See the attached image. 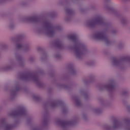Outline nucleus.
<instances>
[{
    "mask_svg": "<svg viewBox=\"0 0 130 130\" xmlns=\"http://www.w3.org/2000/svg\"><path fill=\"white\" fill-rule=\"evenodd\" d=\"M101 128L102 130H115L117 128L130 130L129 119L128 118H124L122 123L115 121L112 124H104L102 125Z\"/></svg>",
    "mask_w": 130,
    "mask_h": 130,
    "instance_id": "nucleus-1",
    "label": "nucleus"
},
{
    "mask_svg": "<svg viewBox=\"0 0 130 130\" xmlns=\"http://www.w3.org/2000/svg\"><path fill=\"white\" fill-rule=\"evenodd\" d=\"M68 39L72 40L75 43L74 53L78 58L82 57L87 52L86 46L78 42V36L77 35H70L68 36Z\"/></svg>",
    "mask_w": 130,
    "mask_h": 130,
    "instance_id": "nucleus-2",
    "label": "nucleus"
},
{
    "mask_svg": "<svg viewBox=\"0 0 130 130\" xmlns=\"http://www.w3.org/2000/svg\"><path fill=\"white\" fill-rule=\"evenodd\" d=\"M60 30H61L60 26H53L49 22H46L43 24V27L38 29L37 32L45 34L49 37H52L56 32H58Z\"/></svg>",
    "mask_w": 130,
    "mask_h": 130,
    "instance_id": "nucleus-3",
    "label": "nucleus"
},
{
    "mask_svg": "<svg viewBox=\"0 0 130 130\" xmlns=\"http://www.w3.org/2000/svg\"><path fill=\"white\" fill-rule=\"evenodd\" d=\"M96 25H104L103 18L102 17L99 16L94 19L88 20L86 23L87 27H89L90 28L95 27Z\"/></svg>",
    "mask_w": 130,
    "mask_h": 130,
    "instance_id": "nucleus-4",
    "label": "nucleus"
},
{
    "mask_svg": "<svg viewBox=\"0 0 130 130\" xmlns=\"http://www.w3.org/2000/svg\"><path fill=\"white\" fill-rule=\"evenodd\" d=\"M105 33H106V29L98 31L93 35V38L98 39V40H103V41H105L106 43L108 44L109 43V41H108V38H107V37L105 35Z\"/></svg>",
    "mask_w": 130,
    "mask_h": 130,
    "instance_id": "nucleus-5",
    "label": "nucleus"
},
{
    "mask_svg": "<svg viewBox=\"0 0 130 130\" xmlns=\"http://www.w3.org/2000/svg\"><path fill=\"white\" fill-rule=\"evenodd\" d=\"M19 123L18 121H15L13 124H10L6 122V120H1V126L4 130H12L14 127L17 126Z\"/></svg>",
    "mask_w": 130,
    "mask_h": 130,
    "instance_id": "nucleus-6",
    "label": "nucleus"
},
{
    "mask_svg": "<svg viewBox=\"0 0 130 130\" xmlns=\"http://www.w3.org/2000/svg\"><path fill=\"white\" fill-rule=\"evenodd\" d=\"M22 79L25 80V81H33L36 83L38 82V77L35 74H32L29 73L27 74H24L22 75Z\"/></svg>",
    "mask_w": 130,
    "mask_h": 130,
    "instance_id": "nucleus-7",
    "label": "nucleus"
},
{
    "mask_svg": "<svg viewBox=\"0 0 130 130\" xmlns=\"http://www.w3.org/2000/svg\"><path fill=\"white\" fill-rule=\"evenodd\" d=\"M26 114V109L24 107H20L19 109L14 112V114H11L10 115H16L17 116H22Z\"/></svg>",
    "mask_w": 130,
    "mask_h": 130,
    "instance_id": "nucleus-8",
    "label": "nucleus"
},
{
    "mask_svg": "<svg viewBox=\"0 0 130 130\" xmlns=\"http://www.w3.org/2000/svg\"><path fill=\"white\" fill-rule=\"evenodd\" d=\"M15 47L16 49H20V48H23L24 51H28L30 49V46L29 45H25L24 46H23L21 43L15 41Z\"/></svg>",
    "mask_w": 130,
    "mask_h": 130,
    "instance_id": "nucleus-9",
    "label": "nucleus"
},
{
    "mask_svg": "<svg viewBox=\"0 0 130 130\" xmlns=\"http://www.w3.org/2000/svg\"><path fill=\"white\" fill-rule=\"evenodd\" d=\"M103 88L104 89H107V90H114L115 88V85H114V81L111 80L110 81L109 84H105L103 86Z\"/></svg>",
    "mask_w": 130,
    "mask_h": 130,
    "instance_id": "nucleus-10",
    "label": "nucleus"
},
{
    "mask_svg": "<svg viewBox=\"0 0 130 130\" xmlns=\"http://www.w3.org/2000/svg\"><path fill=\"white\" fill-rule=\"evenodd\" d=\"M55 123L56 124H59L62 126V127H66L68 125H71L73 124V122L72 121H69L68 122H62L60 120H56Z\"/></svg>",
    "mask_w": 130,
    "mask_h": 130,
    "instance_id": "nucleus-11",
    "label": "nucleus"
},
{
    "mask_svg": "<svg viewBox=\"0 0 130 130\" xmlns=\"http://www.w3.org/2000/svg\"><path fill=\"white\" fill-rule=\"evenodd\" d=\"M23 20L25 22H34L36 23V22H38L39 18L37 17L30 16L28 17H25Z\"/></svg>",
    "mask_w": 130,
    "mask_h": 130,
    "instance_id": "nucleus-12",
    "label": "nucleus"
},
{
    "mask_svg": "<svg viewBox=\"0 0 130 130\" xmlns=\"http://www.w3.org/2000/svg\"><path fill=\"white\" fill-rule=\"evenodd\" d=\"M112 63L115 67H119V66H121L122 62L120 60L114 58L112 60Z\"/></svg>",
    "mask_w": 130,
    "mask_h": 130,
    "instance_id": "nucleus-13",
    "label": "nucleus"
},
{
    "mask_svg": "<svg viewBox=\"0 0 130 130\" xmlns=\"http://www.w3.org/2000/svg\"><path fill=\"white\" fill-rule=\"evenodd\" d=\"M54 45L56 46V47H57V48H59L60 49H62L63 46L60 41H57L55 42Z\"/></svg>",
    "mask_w": 130,
    "mask_h": 130,
    "instance_id": "nucleus-14",
    "label": "nucleus"
},
{
    "mask_svg": "<svg viewBox=\"0 0 130 130\" xmlns=\"http://www.w3.org/2000/svg\"><path fill=\"white\" fill-rule=\"evenodd\" d=\"M15 66V62H12L7 65L4 70H11Z\"/></svg>",
    "mask_w": 130,
    "mask_h": 130,
    "instance_id": "nucleus-15",
    "label": "nucleus"
},
{
    "mask_svg": "<svg viewBox=\"0 0 130 130\" xmlns=\"http://www.w3.org/2000/svg\"><path fill=\"white\" fill-rule=\"evenodd\" d=\"M74 102L77 106H81L82 105V103H81L80 100L77 98L74 99Z\"/></svg>",
    "mask_w": 130,
    "mask_h": 130,
    "instance_id": "nucleus-16",
    "label": "nucleus"
},
{
    "mask_svg": "<svg viewBox=\"0 0 130 130\" xmlns=\"http://www.w3.org/2000/svg\"><path fill=\"white\" fill-rule=\"evenodd\" d=\"M92 112H93V113H96V114H98L99 113H100V112H101V110L99 108H95L92 110Z\"/></svg>",
    "mask_w": 130,
    "mask_h": 130,
    "instance_id": "nucleus-17",
    "label": "nucleus"
},
{
    "mask_svg": "<svg viewBox=\"0 0 130 130\" xmlns=\"http://www.w3.org/2000/svg\"><path fill=\"white\" fill-rule=\"evenodd\" d=\"M66 11L69 16H71V15H73V10L70 9L69 8H67L66 9Z\"/></svg>",
    "mask_w": 130,
    "mask_h": 130,
    "instance_id": "nucleus-18",
    "label": "nucleus"
},
{
    "mask_svg": "<svg viewBox=\"0 0 130 130\" xmlns=\"http://www.w3.org/2000/svg\"><path fill=\"white\" fill-rule=\"evenodd\" d=\"M20 89V87L19 86H16V88L15 89V90H13L11 92V93L12 95H15L16 93L19 91Z\"/></svg>",
    "mask_w": 130,
    "mask_h": 130,
    "instance_id": "nucleus-19",
    "label": "nucleus"
},
{
    "mask_svg": "<svg viewBox=\"0 0 130 130\" xmlns=\"http://www.w3.org/2000/svg\"><path fill=\"white\" fill-rule=\"evenodd\" d=\"M15 56L17 60H18V61L23 60V58H22V57L20 55H16Z\"/></svg>",
    "mask_w": 130,
    "mask_h": 130,
    "instance_id": "nucleus-20",
    "label": "nucleus"
},
{
    "mask_svg": "<svg viewBox=\"0 0 130 130\" xmlns=\"http://www.w3.org/2000/svg\"><path fill=\"white\" fill-rule=\"evenodd\" d=\"M57 105V103L55 102H52V104H51V106H52V107H55V106H56Z\"/></svg>",
    "mask_w": 130,
    "mask_h": 130,
    "instance_id": "nucleus-21",
    "label": "nucleus"
},
{
    "mask_svg": "<svg viewBox=\"0 0 130 130\" xmlns=\"http://www.w3.org/2000/svg\"><path fill=\"white\" fill-rule=\"evenodd\" d=\"M47 57V56L45 55H44L41 58V60H44V59H46Z\"/></svg>",
    "mask_w": 130,
    "mask_h": 130,
    "instance_id": "nucleus-22",
    "label": "nucleus"
},
{
    "mask_svg": "<svg viewBox=\"0 0 130 130\" xmlns=\"http://www.w3.org/2000/svg\"><path fill=\"white\" fill-rule=\"evenodd\" d=\"M122 47H123V43H121L118 44V48H121Z\"/></svg>",
    "mask_w": 130,
    "mask_h": 130,
    "instance_id": "nucleus-23",
    "label": "nucleus"
},
{
    "mask_svg": "<svg viewBox=\"0 0 130 130\" xmlns=\"http://www.w3.org/2000/svg\"><path fill=\"white\" fill-rule=\"evenodd\" d=\"M14 27H15V24H10V25H9L10 29H13V28H14Z\"/></svg>",
    "mask_w": 130,
    "mask_h": 130,
    "instance_id": "nucleus-24",
    "label": "nucleus"
},
{
    "mask_svg": "<svg viewBox=\"0 0 130 130\" xmlns=\"http://www.w3.org/2000/svg\"><path fill=\"white\" fill-rule=\"evenodd\" d=\"M84 97H85V100H87L88 99L89 96L88 95V94L85 93L84 94Z\"/></svg>",
    "mask_w": 130,
    "mask_h": 130,
    "instance_id": "nucleus-25",
    "label": "nucleus"
},
{
    "mask_svg": "<svg viewBox=\"0 0 130 130\" xmlns=\"http://www.w3.org/2000/svg\"><path fill=\"white\" fill-rule=\"evenodd\" d=\"M55 57H56V58H59V57H60V55H59V54L56 55H55Z\"/></svg>",
    "mask_w": 130,
    "mask_h": 130,
    "instance_id": "nucleus-26",
    "label": "nucleus"
},
{
    "mask_svg": "<svg viewBox=\"0 0 130 130\" xmlns=\"http://www.w3.org/2000/svg\"><path fill=\"white\" fill-rule=\"evenodd\" d=\"M72 74L73 75H75V74H76V71H75V70H73V71H72Z\"/></svg>",
    "mask_w": 130,
    "mask_h": 130,
    "instance_id": "nucleus-27",
    "label": "nucleus"
},
{
    "mask_svg": "<svg viewBox=\"0 0 130 130\" xmlns=\"http://www.w3.org/2000/svg\"><path fill=\"white\" fill-rule=\"evenodd\" d=\"M122 94H127V91H124L122 92Z\"/></svg>",
    "mask_w": 130,
    "mask_h": 130,
    "instance_id": "nucleus-28",
    "label": "nucleus"
},
{
    "mask_svg": "<svg viewBox=\"0 0 130 130\" xmlns=\"http://www.w3.org/2000/svg\"><path fill=\"white\" fill-rule=\"evenodd\" d=\"M123 21H124V19H122V21H121L122 24H123L124 23V22H123Z\"/></svg>",
    "mask_w": 130,
    "mask_h": 130,
    "instance_id": "nucleus-29",
    "label": "nucleus"
},
{
    "mask_svg": "<svg viewBox=\"0 0 130 130\" xmlns=\"http://www.w3.org/2000/svg\"><path fill=\"white\" fill-rule=\"evenodd\" d=\"M33 130H40V129H39L38 128H34Z\"/></svg>",
    "mask_w": 130,
    "mask_h": 130,
    "instance_id": "nucleus-30",
    "label": "nucleus"
},
{
    "mask_svg": "<svg viewBox=\"0 0 130 130\" xmlns=\"http://www.w3.org/2000/svg\"><path fill=\"white\" fill-rule=\"evenodd\" d=\"M108 2V0H105V3H107Z\"/></svg>",
    "mask_w": 130,
    "mask_h": 130,
    "instance_id": "nucleus-31",
    "label": "nucleus"
},
{
    "mask_svg": "<svg viewBox=\"0 0 130 130\" xmlns=\"http://www.w3.org/2000/svg\"><path fill=\"white\" fill-rule=\"evenodd\" d=\"M63 112L64 113V109H63Z\"/></svg>",
    "mask_w": 130,
    "mask_h": 130,
    "instance_id": "nucleus-32",
    "label": "nucleus"
},
{
    "mask_svg": "<svg viewBox=\"0 0 130 130\" xmlns=\"http://www.w3.org/2000/svg\"><path fill=\"white\" fill-rule=\"evenodd\" d=\"M113 33H115V32H113Z\"/></svg>",
    "mask_w": 130,
    "mask_h": 130,
    "instance_id": "nucleus-33",
    "label": "nucleus"
}]
</instances>
